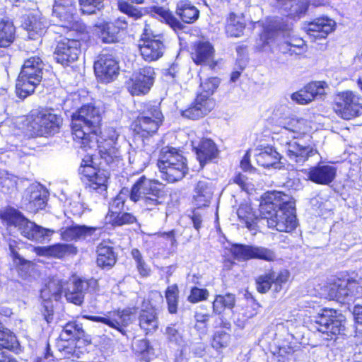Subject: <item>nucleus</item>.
Returning <instances> with one entry per match:
<instances>
[{
  "instance_id": "nucleus-1",
  "label": "nucleus",
  "mask_w": 362,
  "mask_h": 362,
  "mask_svg": "<svg viewBox=\"0 0 362 362\" xmlns=\"http://www.w3.org/2000/svg\"><path fill=\"white\" fill-rule=\"evenodd\" d=\"M259 211L262 218L259 221L266 223L270 228L289 233L297 226L294 202L291 197L281 192L265 194L259 205Z\"/></svg>"
},
{
  "instance_id": "nucleus-2",
  "label": "nucleus",
  "mask_w": 362,
  "mask_h": 362,
  "mask_svg": "<svg viewBox=\"0 0 362 362\" xmlns=\"http://www.w3.org/2000/svg\"><path fill=\"white\" fill-rule=\"evenodd\" d=\"M100 121L99 109L91 105H83L73 114L72 135L78 147L88 151L97 146Z\"/></svg>"
},
{
  "instance_id": "nucleus-3",
  "label": "nucleus",
  "mask_w": 362,
  "mask_h": 362,
  "mask_svg": "<svg viewBox=\"0 0 362 362\" xmlns=\"http://www.w3.org/2000/svg\"><path fill=\"white\" fill-rule=\"evenodd\" d=\"M129 199L139 202L143 210L156 212L163 204L164 191L161 184L141 176L133 185Z\"/></svg>"
},
{
  "instance_id": "nucleus-4",
  "label": "nucleus",
  "mask_w": 362,
  "mask_h": 362,
  "mask_svg": "<svg viewBox=\"0 0 362 362\" xmlns=\"http://www.w3.org/2000/svg\"><path fill=\"white\" fill-rule=\"evenodd\" d=\"M160 177L169 182L182 180L187 174V159L182 153L173 147L162 148L158 160Z\"/></svg>"
},
{
  "instance_id": "nucleus-5",
  "label": "nucleus",
  "mask_w": 362,
  "mask_h": 362,
  "mask_svg": "<svg viewBox=\"0 0 362 362\" xmlns=\"http://www.w3.org/2000/svg\"><path fill=\"white\" fill-rule=\"evenodd\" d=\"M0 218L8 226L18 227L22 235L33 241L42 243L54 233V230L35 224L12 208L1 211Z\"/></svg>"
},
{
  "instance_id": "nucleus-6",
  "label": "nucleus",
  "mask_w": 362,
  "mask_h": 362,
  "mask_svg": "<svg viewBox=\"0 0 362 362\" xmlns=\"http://www.w3.org/2000/svg\"><path fill=\"white\" fill-rule=\"evenodd\" d=\"M43 69L44 64L38 57H30L24 62L16 85L19 98H25L34 93L42 81Z\"/></svg>"
},
{
  "instance_id": "nucleus-7",
  "label": "nucleus",
  "mask_w": 362,
  "mask_h": 362,
  "mask_svg": "<svg viewBox=\"0 0 362 362\" xmlns=\"http://www.w3.org/2000/svg\"><path fill=\"white\" fill-rule=\"evenodd\" d=\"M141 38L139 40V49L141 57L148 62L159 59L164 54L165 45L163 36L156 33L151 23L145 21Z\"/></svg>"
},
{
  "instance_id": "nucleus-8",
  "label": "nucleus",
  "mask_w": 362,
  "mask_h": 362,
  "mask_svg": "<svg viewBox=\"0 0 362 362\" xmlns=\"http://www.w3.org/2000/svg\"><path fill=\"white\" fill-rule=\"evenodd\" d=\"M62 119L47 110L33 112L28 123V130L33 136H48L58 132Z\"/></svg>"
},
{
  "instance_id": "nucleus-9",
  "label": "nucleus",
  "mask_w": 362,
  "mask_h": 362,
  "mask_svg": "<svg viewBox=\"0 0 362 362\" xmlns=\"http://www.w3.org/2000/svg\"><path fill=\"white\" fill-rule=\"evenodd\" d=\"M97 137H98L97 136ZM119 134L113 128L105 130L101 137L103 141L97 138V146L101 159L111 168L117 167L122 161L119 146L117 144Z\"/></svg>"
},
{
  "instance_id": "nucleus-10",
  "label": "nucleus",
  "mask_w": 362,
  "mask_h": 362,
  "mask_svg": "<svg viewBox=\"0 0 362 362\" xmlns=\"http://www.w3.org/2000/svg\"><path fill=\"white\" fill-rule=\"evenodd\" d=\"M317 329L327 340L334 339L345 330V317L334 309L325 308L316 317Z\"/></svg>"
},
{
  "instance_id": "nucleus-11",
  "label": "nucleus",
  "mask_w": 362,
  "mask_h": 362,
  "mask_svg": "<svg viewBox=\"0 0 362 362\" xmlns=\"http://www.w3.org/2000/svg\"><path fill=\"white\" fill-rule=\"evenodd\" d=\"M163 115L158 105L148 104L146 109L133 124V129L141 137L155 134L161 124Z\"/></svg>"
},
{
  "instance_id": "nucleus-12",
  "label": "nucleus",
  "mask_w": 362,
  "mask_h": 362,
  "mask_svg": "<svg viewBox=\"0 0 362 362\" xmlns=\"http://www.w3.org/2000/svg\"><path fill=\"white\" fill-rule=\"evenodd\" d=\"M336 112L344 119H351L362 113V98L351 90L340 93L337 99Z\"/></svg>"
},
{
  "instance_id": "nucleus-13",
  "label": "nucleus",
  "mask_w": 362,
  "mask_h": 362,
  "mask_svg": "<svg viewBox=\"0 0 362 362\" xmlns=\"http://www.w3.org/2000/svg\"><path fill=\"white\" fill-rule=\"evenodd\" d=\"M64 281L58 277L50 279L40 291V298L45 308V320L49 323L52 320V300H59L64 291Z\"/></svg>"
},
{
  "instance_id": "nucleus-14",
  "label": "nucleus",
  "mask_w": 362,
  "mask_h": 362,
  "mask_svg": "<svg viewBox=\"0 0 362 362\" xmlns=\"http://www.w3.org/2000/svg\"><path fill=\"white\" fill-rule=\"evenodd\" d=\"M83 318L101 322L108 327L117 330L122 335L126 334L124 328L131 322L130 313L126 310L107 312L103 316L83 315Z\"/></svg>"
},
{
  "instance_id": "nucleus-15",
  "label": "nucleus",
  "mask_w": 362,
  "mask_h": 362,
  "mask_svg": "<svg viewBox=\"0 0 362 362\" xmlns=\"http://www.w3.org/2000/svg\"><path fill=\"white\" fill-rule=\"evenodd\" d=\"M94 71L99 81L110 83L119 74L118 62L112 54L103 52L94 64Z\"/></svg>"
},
{
  "instance_id": "nucleus-16",
  "label": "nucleus",
  "mask_w": 362,
  "mask_h": 362,
  "mask_svg": "<svg viewBox=\"0 0 362 362\" xmlns=\"http://www.w3.org/2000/svg\"><path fill=\"white\" fill-rule=\"evenodd\" d=\"M280 144L288 159L296 163H303L310 157L317 153V150L313 146L300 144L295 140L286 139L282 137Z\"/></svg>"
},
{
  "instance_id": "nucleus-17",
  "label": "nucleus",
  "mask_w": 362,
  "mask_h": 362,
  "mask_svg": "<svg viewBox=\"0 0 362 362\" xmlns=\"http://www.w3.org/2000/svg\"><path fill=\"white\" fill-rule=\"evenodd\" d=\"M85 335L81 323L72 321L66 323L59 335L62 344L58 346L60 351L66 354H73L75 352L76 339H81Z\"/></svg>"
},
{
  "instance_id": "nucleus-18",
  "label": "nucleus",
  "mask_w": 362,
  "mask_h": 362,
  "mask_svg": "<svg viewBox=\"0 0 362 362\" xmlns=\"http://www.w3.org/2000/svg\"><path fill=\"white\" fill-rule=\"evenodd\" d=\"M80 173L86 178V187L90 190H95L102 193L107 189V182L109 178V173L103 169H96L94 167L86 165L79 169Z\"/></svg>"
},
{
  "instance_id": "nucleus-19",
  "label": "nucleus",
  "mask_w": 362,
  "mask_h": 362,
  "mask_svg": "<svg viewBox=\"0 0 362 362\" xmlns=\"http://www.w3.org/2000/svg\"><path fill=\"white\" fill-rule=\"evenodd\" d=\"M155 72L153 68L144 66L135 71L132 78L129 90L133 95L146 94L154 83Z\"/></svg>"
},
{
  "instance_id": "nucleus-20",
  "label": "nucleus",
  "mask_w": 362,
  "mask_h": 362,
  "mask_svg": "<svg viewBox=\"0 0 362 362\" xmlns=\"http://www.w3.org/2000/svg\"><path fill=\"white\" fill-rule=\"evenodd\" d=\"M81 44L79 41L63 38L57 42L54 51L56 61L62 65H68L77 60L79 54Z\"/></svg>"
},
{
  "instance_id": "nucleus-21",
  "label": "nucleus",
  "mask_w": 362,
  "mask_h": 362,
  "mask_svg": "<svg viewBox=\"0 0 362 362\" xmlns=\"http://www.w3.org/2000/svg\"><path fill=\"white\" fill-rule=\"evenodd\" d=\"M327 84L324 81H315L308 83L303 89L293 93L291 100L300 105H305L318 98H322L326 94Z\"/></svg>"
},
{
  "instance_id": "nucleus-22",
  "label": "nucleus",
  "mask_w": 362,
  "mask_h": 362,
  "mask_svg": "<svg viewBox=\"0 0 362 362\" xmlns=\"http://www.w3.org/2000/svg\"><path fill=\"white\" fill-rule=\"evenodd\" d=\"M48 192L40 185H32L27 190L25 207L32 213L43 209L47 204Z\"/></svg>"
},
{
  "instance_id": "nucleus-23",
  "label": "nucleus",
  "mask_w": 362,
  "mask_h": 362,
  "mask_svg": "<svg viewBox=\"0 0 362 362\" xmlns=\"http://www.w3.org/2000/svg\"><path fill=\"white\" fill-rule=\"evenodd\" d=\"M336 23L327 17H321L308 23L304 29L310 38L313 40L325 39L335 28Z\"/></svg>"
},
{
  "instance_id": "nucleus-24",
  "label": "nucleus",
  "mask_w": 362,
  "mask_h": 362,
  "mask_svg": "<svg viewBox=\"0 0 362 362\" xmlns=\"http://www.w3.org/2000/svg\"><path fill=\"white\" fill-rule=\"evenodd\" d=\"M214 106L215 103L213 99L207 100L202 95H197L194 103L185 110H181V115L192 120L199 119L209 114Z\"/></svg>"
},
{
  "instance_id": "nucleus-25",
  "label": "nucleus",
  "mask_w": 362,
  "mask_h": 362,
  "mask_svg": "<svg viewBox=\"0 0 362 362\" xmlns=\"http://www.w3.org/2000/svg\"><path fill=\"white\" fill-rule=\"evenodd\" d=\"M100 231L101 228L76 225L62 230L61 236L66 241H72L92 237L94 238L100 235Z\"/></svg>"
},
{
  "instance_id": "nucleus-26",
  "label": "nucleus",
  "mask_w": 362,
  "mask_h": 362,
  "mask_svg": "<svg viewBox=\"0 0 362 362\" xmlns=\"http://www.w3.org/2000/svg\"><path fill=\"white\" fill-rule=\"evenodd\" d=\"M255 157L257 163L264 168H281V156L272 146H264L255 150Z\"/></svg>"
},
{
  "instance_id": "nucleus-27",
  "label": "nucleus",
  "mask_w": 362,
  "mask_h": 362,
  "mask_svg": "<svg viewBox=\"0 0 362 362\" xmlns=\"http://www.w3.org/2000/svg\"><path fill=\"white\" fill-rule=\"evenodd\" d=\"M336 168L332 165H324L310 168L308 177L312 182L320 185H329L336 176Z\"/></svg>"
},
{
  "instance_id": "nucleus-28",
  "label": "nucleus",
  "mask_w": 362,
  "mask_h": 362,
  "mask_svg": "<svg viewBox=\"0 0 362 362\" xmlns=\"http://www.w3.org/2000/svg\"><path fill=\"white\" fill-rule=\"evenodd\" d=\"M192 58L197 64H211L214 61V49L206 41H199L194 45Z\"/></svg>"
},
{
  "instance_id": "nucleus-29",
  "label": "nucleus",
  "mask_w": 362,
  "mask_h": 362,
  "mask_svg": "<svg viewBox=\"0 0 362 362\" xmlns=\"http://www.w3.org/2000/svg\"><path fill=\"white\" fill-rule=\"evenodd\" d=\"M197 159L202 168L204 165L216 159L219 151L216 144L209 139H202L198 146L195 148Z\"/></svg>"
},
{
  "instance_id": "nucleus-30",
  "label": "nucleus",
  "mask_w": 362,
  "mask_h": 362,
  "mask_svg": "<svg viewBox=\"0 0 362 362\" xmlns=\"http://www.w3.org/2000/svg\"><path fill=\"white\" fill-rule=\"evenodd\" d=\"M246 26L245 16L241 12H230L226 20V33L228 36L239 37Z\"/></svg>"
},
{
  "instance_id": "nucleus-31",
  "label": "nucleus",
  "mask_w": 362,
  "mask_h": 362,
  "mask_svg": "<svg viewBox=\"0 0 362 362\" xmlns=\"http://www.w3.org/2000/svg\"><path fill=\"white\" fill-rule=\"evenodd\" d=\"M194 199L197 208L209 206L214 193V185L211 180H199L195 187Z\"/></svg>"
},
{
  "instance_id": "nucleus-32",
  "label": "nucleus",
  "mask_w": 362,
  "mask_h": 362,
  "mask_svg": "<svg viewBox=\"0 0 362 362\" xmlns=\"http://www.w3.org/2000/svg\"><path fill=\"white\" fill-rule=\"evenodd\" d=\"M88 288V284L86 281L77 279L69 284L65 297L66 300L75 305H80L84 300L85 293Z\"/></svg>"
},
{
  "instance_id": "nucleus-33",
  "label": "nucleus",
  "mask_w": 362,
  "mask_h": 362,
  "mask_svg": "<svg viewBox=\"0 0 362 362\" xmlns=\"http://www.w3.org/2000/svg\"><path fill=\"white\" fill-rule=\"evenodd\" d=\"M290 30L291 23H288V16L285 18H275L269 21L261 37L265 44H269V40L274 39L278 31Z\"/></svg>"
},
{
  "instance_id": "nucleus-34",
  "label": "nucleus",
  "mask_w": 362,
  "mask_h": 362,
  "mask_svg": "<svg viewBox=\"0 0 362 362\" xmlns=\"http://www.w3.org/2000/svg\"><path fill=\"white\" fill-rule=\"evenodd\" d=\"M305 132L306 126L305 124V120L303 119H298L292 118L289 119V121L284 127L281 133L279 142L281 143V139L282 137L286 139H289L288 137V136H291L292 138L291 140H294L295 139L300 136V135L305 134Z\"/></svg>"
},
{
  "instance_id": "nucleus-35",
  "label": "nucleus",
  "mask_w": 362,
  "mask_h": 362,
  "mask_svg": "<svg viewBox=\"0 0 362 362\" xmlns=\"http://www.w3.org/2000/svg\"><path fill=\"white\" fill-rule=\"evenodd\" d=\"M176 14L184 23H192L199 18V11L189 0H180L177 3Z\"/></svg>"
},
{
  "instance_id": "nucleus-36",
  "label": "nucleus",
  "mask_w": 362,
  "mask_h": 362,
  "mask_svg": "<svg viewBox=\"0 0 362 362\" xmlns=\"http://www.w3.org/2000/svg\"><path fill=\"white\" fill-rule=\"evenodd\" d=\"M328 298L339 302L348 301L349 279H337L327 288Z\"/></svg>"
},
{
  "instance_id": "nucleus-37",
  "label": "nucleus",
  "mask_w": 362,
  "mask_h": 362,
  "mask_svg": "<svg viewBox=\"0 0 362 362\" xmlns=\"http://www.w3.org/2000/svg\"><path fill=\"white\" fill-rule=\"evenodd\" d=\"M76 8H66L60 5H53L52 15L59 19V22L62 27H73L76 21Z\"/></svg>"
},
{
  "instance_id": "nucleus-38",
  "label": "nucleus",
  "mask_w": 362,
  "mask_h": 362,
  "mask_svg": "<svg viewBox=\"0 0 362 362\" xmlns=\"http://www.w3.org/2000/svg\"><path fill=\"white\" fill-rule=\"evenodd\" d=\"M150 153L146 149L133 148L129 152V161L136 171H142L150 160Z\"/></svg>"
},
{
  "instance_id": "nucleus-39",
  "label": "nucleus",
  "mask_w": 362,
  "mask_h": 362,
  "mask_svg": "<svg viewBox=\"0 0 362 362\" xmlns=\"http://www.w3.org/2000/svg\"><path fill=\"white\" fill-rule=\"evenodd\" d=\"M97 264L103 269H110L116 262V255L112 247L100 244L97 249Z\"/></svg>"
},
{
  "instance_id": "nucleus-40",
  "label": "nucleus",
  "mask_w": 362,
  "mask_h": 362,
  "mask_svg": "<svg viewBox=\"0 0 362 362\" xmlns=\"http://www.w3.org/2000/svg\"><path fill=\"white\" fill-rule=\"evenodd\" d=\"M24 25L27 30L41 34L48 27L49 21L42 13L35 12L28 16Z\"/></svg>"
},
{
  "instance_id": "nucleus-41",
  "label": "nucleus",
  "mask_w": 362,
  "mask_h": 362,
  "mask_svg": "<svg viewBox=\"0 0 362 362\" xmlns=\"http://www.w3.org/2000/svg\"><path fill=\"white\" fill-rule=\"evenodd\" d=\"M158 325L156 313L153 308L141 310L139 315V326L146 334L154 332Z\"/></svg>"
},
{
  "instance_id": "nucleus-42",
  "label": "nucleus",
  "mask_w": 362,
  "mask_h": 362,
  "mask_svg": "<svg viewBox=\"0 0 362 362\" xmlns=\"http://www.w3.org/2000/svg\"><path fill=\"white\" fill-rule=\"evenodd\" d=\"M99 38L103 42L112 43L117 41L119 28L110 22L96 25Z\"/></svg>"
},
{
  "instance_id": "nucleus-43",
  "label": "nucleus",
  "mask_w": 362,
  "mask_h": 362,
  "mask_svg": "<svg viewBox=\"0 0 362 362\" xmlns=\"http://www.w3.org/2000/svg\"><path fill=\"white\" fill-rule=\"evenodd\" d=\"M237 215L240 221L245 224L250 230L256 229L258 218L252 211V208L247 204H241L237 210Z\"/></svg>"
},
{
  "instance_id": "nucleus-44",
  "label": "nucleus",
  "mask_w": 362,
  "mask_h": 362,
  "mask_svg": "<svg viewBox=\"0 0 362 362\" xmlns=\"http://www.w3.org/2000/svg\"><path fill=\"white\" fill-rule=\"evenodd\" d=\"M15 38V27L9 21H0V47L9 46Z\"/></svg>"
},
{
  "instance_id": "nucleus-45",
  "label": "nucleus",
  "mask_w": 362,
  "mask_h": 362,
  "mask_svg": "<svg viewBox=\"0 0 362 362\" xmlns=\"http://www.w3.org/2000/svg\"><path fill=\"white\" fill-rule=\"evenodd\" d=\"M305 44L301 38H291L288 41L280 45L282 52H290V54H300L305 51Z\"/></svg>"
},
{
  "instance_id": "nucleus-46",
  "label": "nucleus",
  "mask_w": 362,
  "mask_h": 362,
  "mask_svg": "<svg viewBox=\"0 0 362 362\" xmlns=\"http://www.w3.org/2000/svg\"><path fill=\"white\" fill-rule=\"evenodd\" d=\"M17 346L18 341L16 336L0 323V349L12 350Z\"/></svg>"
},
{
  "instance_id": "nucleus-47",
  "label": "nucleus",
  "mask_w": 362,
  "mask_h": 362,
  "mask_svg": "<svg viewBox=\"0 0 362 362\" xmlns=\"http://www.w3.org/2000/svg\"><path fill=\"white\" fill-rule=\"evenodd\" d=\"M253 245L235 244L231 247L230 251L238 260L247 261L252 259Z\"/></svg>"
},
{
  "instance_id": "nucleus-48",
  "label": "nucleus",
  "mask_w": 362,
  "mask_h": 362,
  "mask_svg": "<svg viewBox=\"0 0 362 362\" xmlns=\"http://www.w3.org/2000/svg\"><path fill=\"white\" fill-rule=\"evenodd\" d=\"M178 294V287L175 284L168 286L165 291V298L168 303V309L169 313L171 314L177 313Z\"/></svg>"
},
{
  "instance_id": "nucleus-49",
  "label": "nucleus",
  "mask_w": 362,
  "mask_h": 362,
  "mask_svg": "<svg viewBox=\"0 0 362 362\" xmlns=\"http://www.w3.org/2000/svg\"><path fill=\"white\" fill-rule=\"evenodd\" d=\"M126 192H128L127 189H123L110 203L109 211L106 216V219L111 217V215H115L124 209L125 203Z\"/></svg>"
},
{
  "instance_id": "nucleus-50",
  "label": "nucleus",
  "mask_w": 362,
  "mask_h": 362,
  "mask_svg": "<svg viewBox=\"0 0 362 362\" xmlns=\"http://www.w3.org/2000/svg\"><path fill=\"white\" fill-rule=\"evenodd\" d=\"M220 80L217 77H211L206 79L204 82L201 83V91L197 95H202V98L212 99L211 95L214 93L218 88Z\"/></svg>"
},
{
  "instance_id": "nucleus-51",
  "label": "nucleus",
  "mask_w": 362,
  "mask_h": 362,
  "mask_svg": "<svg viewBox=\"0 0 362 362\" xmlns=\"http://www.w3.org/2000/svg\"><path fill=\"white\" fill-rule=\"evenodd\" d=\"M112 226H122L127 224H132L136 222L134 215L128 212H119L107 219Z\"/></svg>"
},
{
  "instance_id": "nucleus-52",
  "label": "nucleus",
  "mask_w": 362,
  "mask_h": 362,
  "mask_svg": "<svg viewBox=\"0 0 362 362\" xmlns=\"http://www.w3.org/2000/svg\"><path fill=\"white\" fill-rule=\"evenodd\" d=\"M76 248L71 244H55L49 246V256L62 258L67 254L76 253Z\"/></svg>"
},
{
  "instance_id": "nucleus-53",
  "label": "nucleus",
  "mask_w": 362,
  "mask_h": 362,
  "mask_svg": "<svg viewBox=\"0 0 362 362\" xmlns=\"http://www.w3.org/2000/svg\"><path fill=\"white\" fill-rule=\"evenodd\" d=\"M252 259H259L267 262H274L276 259V252L269 248L253 245Z\"/></svg>"
},
{
  "instance_id": "nucleus-54",
  "label": "nucleus",
  "mask_w": 362,
  "mask_h": 362,
  "mask_svg": "<svg viewBox=\"0 0 362 362\" xmlns=\"http://www.w3.org/2000/svg\"><path fill=\"white\" fill-rule=\"evenodd\" d=\"M8 246L13 260L16 266H25L29 264V262L22 257L18 253V250L23 246L22 243H18L14 240H9Z\"/></svg>"
},
{
  "instance_id": "nucleus-55",
  "label": "nucleus",
  "mask_w": 362,
  "mask_h": 362,
  "mask_svg": "<svg viewBox=\"0 0 362 362\" xmlns=\"http://www.w3.org/2000/svg\"><path fill=\"white\" fill-rule=\"evenodd\" d=\"M154 11H156V13L159 14L173 30H181L183 26L181 23L168 11L160 7L155 8Z\"/></svg>"
},
{
  "instance_id": "nucleus-56",
  "label": "nucleus",
  "mask_w": 362,
  "mask_h": 362,
  "mask_svg": "<svg viewBox=\"0 0 362 362\" xmlns=\"http://www.w3.org/2000/svg\"><path fill=\"white\" fill-rule=\"evenodd\" d=\"M81 10L84 14H93L103 6V0H78Z\"/></svg>"
},
{
  "instance_id": "nucleus-57",
  "label": "nucleus",
  "mask_w": 362,
  "mask_h": 362,
  "mask_svg": "<svg viewBox=\"0 0 362 362\" xmlns=\"http://www.w3.org/2000/svg\"><path fill=\"white\" fill-rule=\"evenodd\" d=\"M230 340L229 334L223 331H218L215 333L211 343L212 346L216 350L228 346Z\"/></svg>"
},
{
  "instance_id": "nucleus-58",
  "label": "nucleus",
  "mask_w": 362,
  "mask_h": 362,
  "mask_svg": "<svg viewBox=\"0 0 362 362\" xmlns=\"http://www.w3.org/2000/svg\"><path fill=\"white\" fill-rule=\"evenodd\" d=\"M131 255L136 263V267L139 274L143 276H148L149 274L150 269L143 259V257L140 251L136 248H134L131 252Z\"/></svg>"
},
{
  "instance_id": "nucleus-59",
  "label": "nucleus",
  "mask_w": 362,
  "mask_h": 362,
  "mask_svg": "<svg viewBox=\"0 0 362 362\" xmlns=\"http://www.w3.org/2000/svg\"><path fill=\"white\" fill-rule=\"evenodd\" d=\"M309 2L308 0H299L293 4L290 8L288 16L292 18H299L302 15L305 14Z\"/></svg>"
},
{
  "instance_id": "nucleus-60",
  "label": "nucleus",
  "mask_w": 362,
  "mask_h": 362,
  "mask_svg": "<svg viewBox=\"0 0 362 362\" xmlns=\"http://www.w3.org/2000/svg\"><path fill=\"white\" fill-rule=\"evenodd\" d=\"M348 301L362 297V281L349 279Z\"/></svg>"
},
{
  "instance_id": "nucleus-61",
  "label": "nucleus",
  "mask_w": 362,
  "mask_h": 362,
  "mask_svg": "<svg viewBox=\"0 0 362 362\" xmlns=\"http://www.w3.org/2000/svg\"><path fill=\"white\" fill-rule=\"evenodd\" d=\"M270 275L272 276L273 284L274 290L279 291L281 289V284H285L289 278V272L287 270L280 271L278 274L274 272H269Z\"/></svg>"
},
{
  "instance_id": "nucleus-62",
  "label": "nucleus",
  "mask_w": 362,
  "mask_h": 362,
  "mask_svg": "<svg viewBox=\"0 0 362 362\" xmlns=\"http://www.w3.org/2000/svg\"><path fill=\"white\" fill-rule=\"evenodd\" d=\"M165 334L170 342L179 346H182L184 343L180 330L176 328L175 325L168 327L165 329Z\"/></svg>"
},
{
  "instance_id": "nucleus-63",
  "label": "nucleus",
  "mask_w": 362,
  "mask_h": 362,
  "mask_svg": "<svg viewBox=\"0 0 362 362\" xmlns=\"http://www.w3.org/2000/svg\"><path fill=\"white\" fill-rule=\"evenodd\" d=\"M272 279V276L269 273L259 276L256 280L257 291L262 293L268 291L273 284Z\"/></svg>"
},
{
  "instance_id": "nucleus-64",
  "label": "nucleus",
  "mask_w": 362,
  "mask_h": 362,
  "mask_svg": "<svg viewBox=\"0 0 362 362\" xmlns=\"http://www.w3.org/2000/svg\"><path fill=\"white\" fill-rule=\"evenodd\" d=\"M209 296V291L205 288L193 287L191 289L188 300L191 303H197L206 300Z\"/></svg>"
}]
</instances>
